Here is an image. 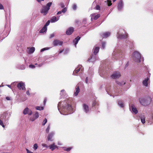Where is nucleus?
Wrapping results in <instances>:
<instances>
[{"label":"nucleus","instance_id":"1","mask_svg":"<svg viewBox=\"0 0 153 153\" xmlns=\"http://www.w3.org/2000/svg\"><path fill=\"white\" fill-rule=\"evenodd\" d=\"M58 109L61 114L67 115L73 113V108L67 102H60L58 105Z\"/></svg>","mask_w":153,"mask_h":153},{"label":"nucleus","instance_id":"2","mask_svg":"<svg viewBox=\"0 0 153 153\" xmlns=\"http://www.w3.org/2000/svg\"><path fill=\"white\" fill-rule=\"evenodd\" d=\"M52 4L51 2H49L47 4L46 6L43 7L41 10V13L44 16L46 15L50 9Z\"/></svg>","mask_w":153,"mask_h":153},{"label":"nucleus","instance_id":"3","mask_svg":"<svg viewBox=\"0 0 153 153\" xmlns=\"http://www.w3.org/2000/svg\"><path fill=\"white\" fill-rule=\"evenodd\" d=\"M139 101L141 104L144 106H146L150 104L151 99L149 97L140 98Z\"/></svg>","mask_w":153,"mask_h":153},{"label":"nucleus","instance_id":"4","mask_svg":"<svg viewBox=\"0 0 153 153\" xmlns=\"http://www.w3.org/2000/svg\"><path fill=\"white\" fill-rule=\"evenodd\" d=\"M133 59L136 62H140L141 59L140 54L137 51H134L133 54Z\"/></svg>","mask_w":153,"mask_h":153},{"label":"nucleus","instance_id":"5","mask_svg":"<svg viewBox=\"0 0 153 153\" xmlns=\"http://www.w3.org/2000/svg\"><path fill=\"white\" fill-rule=\"evenodd\" d=\"M112 54V59L113 60H114L116 57L120 58L124 56L125 55V52H121V51L118 52L116 51H114Z\"/></svg>","mask_w":153,"mask_h":153},{"label":"nucleus","instance_id":"6","mask_svg":"<svg viewBox=\"0 0 153 153\" xmlns=\"http://www.w3.org/2000/svg\"><path fill=\"white\" fill-rule=\"evenodd\" d=\"M82 110L84 112L87 114L90 113V109L88 105L85 103H83L82 105Z\"/></svg>","mask_w":153,"mask_h":153},{"label":"nucleus","instance_id":"7","mask_svg":"<svg viewBox=\"0 0 153 153\" xmlns=\"http://www.w3.org/2000/svg\"><path fill=\"white\" fill-rule=\"evenodd\" d=\"M10 114L6 112L4 113L0 116V119H2L3 120H8L9 118Z\"/></svg>","mask_w":153,"mask_h":153},{"label":"nucleus","instance_id":"8","mask_svg":"<svg viewBox=\"0 0 153 153\" xmlns=\"http://www.w3.org/2000/svg\"><path fill=\"white\" fill-rule=\"evenodd\" d=\"M83 70V68L82 65H79L75 70L74 71L73 74L74 75H76V74H77L79 71L82 73Z\"/></svg>","mask_w":153,"mask_h":153},{"label":"nucleus","instance_id":"9","mask_svg":"<svg viewBox=\"0 0 153 153\" xmlns=\"http://www.w3.org/2000/svg\"><path fill=\"white\" fill-rule=\"evenodd\" d=\"M63 43L62 41L56 39L54 40L53 42V44L54 46H57L58 45L61 46Z\"/></svg>","mask_w":153,"mask_h":153},{"label":"nucleus","instance_id":"10","mask_svg":"<svg viewBox=\"0 0 153 153\" xmlns=\"http://www.w3.org/2000/svg\"><path fill=\"white\" fill-rule=\"evenodd\" d=\"M124 4L122 0H120L117 6L118 10L119 11H121L123 9Z\"/></svg>","mask_w":153,"mask_h":153},{"label":"nucleus","instance_id":"11","mask_svg":"<svg viewBox=\"0 0 153 153\" xmlns=\"http://www.w3.org/2000/svg\"><path fill=\"white\" fill-rule=\"evenodd\" d=\"M121 74L120 72L116 71L112 74L111 77L113 79H115L119 78Z\"/></svg>","mask_w":153,"mask_h":153},{"label":"nucleus","instance_id":"12","mask_svg":"<svg viewBox=\"0 0 153 153\" xmlns=\"http://www.w3.org/2000/svg\"><path fill=\"white\" fill-rule=\"evenodd\" d=\"M17 88L20 90H24L25 88V85L22 82H21L18 83L17 85Z\"/></svg>","mask_w":153,"mask_h":153},{"label":"nucleus","instance_id":"13","mask_svg":"<svg viewBox=\"0 0 153 153\" xmlns=\"http://www.w3.org/2000/svg\"><path fill=\"white\" fill-rule=\"evenodd\" d=\"M23 114H28L29 115H30L32 114V111L29 109L28 108H25L23 111Z\"/></svg>","mask_w":153,"mask_h":153},{"label":"nucleus","instance_id":"14","mask_svg":"<svg viewBox=\"0 0 153 153\" xmlns=\"http://www.w3.org/2000/svg\"><path fill=\"white\" fill-rule=\"evenodd\" d=\"M91 20L93 21V20H96L100 17V14H97L96 15L95 13L92 14L91 15Z\"/></svg>","mask_w":153,"mask_h":153},{"label":"nucleus","instance_id":"15","mask_svg":"<svg viewBox=\"0 0 153 153\" xmlns=\"http://www.w3.org/2000/svg\"><path fill=\"white\" fill-rule=\"evenodd\" d=\"M96 57V55L92 54V55L88 59L87 61L92 62H94L96 61V59H97Z\"/></svg>","mask_w":153,"mask_h":153},{"label":"nucleus","instance_id":"16","mask_svg":"<svg viewBox=\"0 0 153 153\" xmlns=\"http://www.w3.org/2000/svg\"><path fill=\"white\" fill-rule=\"evenodd\" d=\"M130 110H131L132 112L135 114H137L138 112L137 108L133 105H131V106L130 105Z\"/></svg>","mask_w":153,"mask_h":153},{"label":"nucleus","instance_id":"17","mask_svg":"<svg viewBox=\"0 0 153 153\" xmlns=\"http://www.w3.org/2000/svg\"><path fill=\"white\" fill-rule=\"evenodd\" d=\"M74 31V28L73 27L69 28L66 31V33L68 35H71Z\"/></svg>","mask_w":153,"mask_h":153},{"label":"nucleus","instance_id":"18","mask_svg":"<svg viewBox=\"0 0 153 153\" xmlns=\"http://www.w3.org/2000/svg\"><path fill=\"white\" fill-rule=\"evenodd\" d=\"M100 47L98 46H95L94 47L93 49V52L94 54L96 55L99 51Z\"/></svg>","mask_w":153,"mask_h":153},{"label":"nucleus","instance_id":"19","mask_svg":"<svg viewBox=\"0 0 153 153\" xmlns=\"http://www.w3.org/2000/svg\"><path fill=\"white\" fill-rule=\"evenodd\" d=\"M54 134V132H52L50 133L48 136L47 139L48 141H52L53 140V139L52 138Z\"/></svg>","mask_w":153,"mask_h":153},{"label":"nucleus","instance_id":"20","mask_svg":"<svg viewBox=\"0 0 153 153\" xmlns=\"http://www.w3.org/2000/svg\"><path fill=\"white\" fill-rule=\"evenodd\" d=\"M117 37L119 39H125L127 37V35L126 34L125 35H123L118 33L117 34Z\"/></svg>","mask_w":153,"mask_h":153},{"label":"nucleus","instance_id":"21","mask_svg":"<svg viewBox=\"0 0 153 153\" xmlns=\"http://www.w3.org/2000/svg\"><path fill=\"white\" fill-rule=\"evenodd\" d=\"M111 34L109 32H106L103 33L101 34V36L103 38H107Z\"/></svg>","mask_w":153,"mask_h":153},{"label":"nucleus","instance_id":"22","mask_svg":"<svg viewBox=\"0 0 153 153\" xmlns=\"http://www.w3.org/2000/svg\"><path fill=\"white\" fill-rule=\"evenodd\" d=\"M149 78V77L145 78L143 81L142 83L143 85L146 87L148 86V81Z\"/></svg>","mask_w":153,"mask_h":153},{"label":"nucleus","instance_id":"23","mask_svg":"<svg viewBox=\"0 0 153 153\" xmlns=\"http://www.w3.org/2000/svg\"><path fill=\"white\" fill-rule=\"evenodd\" d=\"M60 95L61 98H65L67 97L66 92L65 90L63 89L61 91L60 93Z\"/></svg>","mask_w":153,"mask_h":153},{"label":"nucleus","instance_id":"24","mask_svg":"<svg viewBox=\"0 0 153 153\" xmlns=\"http://www.w3.org/2000/svg\"><path fill=\"white\" fill-rule=\"evenodd\" d=\"M80 37L79 36H77L73 40L74 43V45L75 47H76V45L78 43V41L80 39Z\"/></svg>","mask_w":153,"mask_h":153},{"label":"nucleus","instance_id":"25","mask_svg":"<svg viewBox=\"0 0 153 153\" xmlns=\"http://www.w3.org/2000/svg\"><path fill=\"white\" fill-rule=\"evenodd\" d=\"M80 89L79 86L78 85L76 86L75 90V92L74 93L75 96H76L78 94V93L79 92Z\"/></svg>","mask_w":153,"mask_h":153},{"label":"nucleus","instance_id":"26","mask_svg":"<svg viewBox=\"0 0 153 153\" xmlns=\"http://www.w3.org/2000/svg\"><path fill=\"white\" fill-rule=\"evenodd\" d=\"M49 147L52 151H53L57 148V146L55 145V143H53V144L50 145Z\"/></svg>","mask_w":153,"mask_h":153},{"label":"nucleus","instance_id":"27","mask_svg":"<svg viewBox=\"0 0 153 153\" xmlns=\"http://www.w3.org/2000/svg\"><path fill=\"white\" fill-rule=\"evenodd\" d=\"M57 21V18L55 16L52 17L50 20V22L51 23L55 22Z\"/></svg>","mask_w":153,"mask_h":153},{"label":"nucleus","instance_id":"28","mask_svg":"<svg viewBox=\"0 0 153 153\" xmlns=\"http://www.w3.org/2000/svg\"><path fill=\"white\" fill-rule=\"evenodd\" d=\"M140 119L141 122L143 124H144L145 123V117L144 115L141 116V117H140Z\"/></svg>","mask_w":153,"mask_h":153},{"label":"nucleus","instance_id":"29","mask_svg":"<svg viewBox=\"0 0 153 153\" xmlns=\"http://www.w3.org/2000/svg\"><path fill=\"white\" fill-rule=\"evenodd\" d=\"M47 30V27H46L44 26L40 30L39 32L40 33H43L46 32Z\"/></svg>","mask_w":153,"mask_h":153},{"label":"nucleus","instance_id":"30","mask_svg":"<svg viewBox=\"0 0 153 153\" xmlns=\"http://www.w3.org/2000/svg\"><path fill=\"white\" fill-rule=\"evenodd\" d=\"M35 50V48L34 47H32L30 48L29 50V53H33Z\"/></svg>","mask_w":153,"mask_h":153},{"label":"nucleus","instance_id":"31","mask_svg":"<svg viewBox=\"0 0 153 153\" xmlns=\"http://www.w3.org/2000/svg\"><path fill=\"white\" fill-rule=\"evenodd\" d=\"M118 104L119 105L121 108L124 107V104L123 101L121 100H119L118 101Z\"/></svg>","mask_w":153,"mask_h":153},{"label":"nucleus","instance_id":"32","mask_svg":"<svg viewBox=\"0 0 153 153\" xmlns=\"http://www.w3.org/2000/svg\"><path fill=\"white\" fill-rule=\"evenodd\" d=\"M36 110L41 111L44 109V107L42 106H36L35 107Z\"/></svg>","mask_w":153,"mask_h":153},{"label":"nucleus","instance_id":"33","mask_svg":"<svg viewBox=\"0 0 153 153\" xmlns=\"http://www.w3.org/2000/svg\"><path fill=\"white\" fill-rule=\"evenodd\" d=\"M116 83L118 85H124L126 83L125 82H121L118 81H117Z\"/></svg>","mask_w":153,"mask_h":153},{"label":"nucleus","instance_id":"34","mask_svg":"<svg viewBox=\"0 0 153 153\" xmlns=\"http://www.w3.org/2000/svg\"><path fill=\"white\" fill-rule=\"evenodd\" d=\"M72 148V147H68L67 148H66L65 147H63L64 150L67 152L69 151Z\"/></svg>","mask_w":153,"mask_h":153},{"label":"nucleus","instance_id":"35","mask_svg":"<svg viewBox=\"0 0 153 153\" xmlns=\"http://www.w3.org/2000/svg\"><path fill=\"white\" fill-rule=\"evenodd\" d=\"M50 124H49L48 125V126L46 130V133H48L50 129Z\"/></svg>","mask_w":153,"mask_h":153},{"label":"nucleus","instance_id":"36","mask_svg":"<svg viewBox=\"0 0 153 153\" xmlns=\"http://www.w3.org/2000/svg\"><path fill=\"white\" fill-rule=\"evenodd\" d=\"M50 48H51L50 47H47L43 48L41 50V52H42L48 50L50 49Z\"/></svg>","mask_w":153,"mask_h":153},{"label":"nucleus","instance_id":"37","mask_svg":"<svg viewBox=\"0 0 153 153\" xmlns=\"http://www.w3.org/2000/svg\"><path fill=\"white\" fill-rule=\"evenodd\" d=\"M19 68L21 70H24L25 68V66L24 65H22L19 67Z\"/></svg>","mask_w":153,"mask_h":153},{"label":"nucleus","instance_id":"38","mask_svg":"<svg viewBox=\"0 0 153 153\" xmlns=\"http://www.w3.org/2000/svg\"><path fill=\"white\" fill-rule=\"evenodd\" d=\"M106 42H103L102 43V48L104 49L105 48V46L106 45Z\"/></svg>","mask_w":153,"mask_h":153},{"label":"nucleus","instance_id":"39","mask_svg":"<svg viewBox=\"0 0 153 153\" xmlns=\"http://www.w3.org/2000/svg\"><path fill=\"white\" fill-rule=\"evenodd\" d=\"M38 148V145L37 143H35L33 145V149L34 150H36Z\"/></svg>","mask_w":153,"mask_h":153},{"label":"nucleus","instance_id":"40","mask_svg":"<svg viewBox=\"0 0 153 153\" xmlns=\"http://www.w3.org/2000/svg\"><path fill=\"white\" fill-rule=\"evenodd\" d=\"M34 116L35 117V119H37L39 117V114L37 112H36L34 115Z\"/></svg>","mask_w":153,"mask_h":153},{"label":"nucleus","instance_id":"41","mask_svg":"<svg viewBox=\"0 0 153 153\" xmlns=\"http://www.w3.org/2000/svg\"><path fill=\"white\" fill-rule=\"evenodd\" d=\"M47 120L46 118H45L43 122L42 123V126H44L46 123H47Z\"/></svg>","mask_w":153,"mask_h":153},{"label":"nucleus","instance_id":"42","mask_svg":"<svg viewBox=\"0 0 153 153\" xmlns=\"http://www.w3.org/2000/svg\"><path fill=\"white\" fill-rule=\"evenodd\" d=\"M50 23V21L49 20H48L46 23L45 24V25L44 26L46 27H47L49 25Z\"/></svg>","mask_w":153,"mask_h":153},{"label":"nucleus","instance_id":"43","mask_svg":"<svg viewBox=\"0 0 153 153\" xmlns=\"http://www.w3.org/2000/svg\"><path fill=\"white\" fill-rule=\"evenodd\" d=\"M107 1L108 2V6H110L112 5V3H111V0H107Z\"/></svg>","mask_w":153,"mask_h":153},{"label":"nucleus","instance_id":"44","mask_svg":"<svg viewBox=\"0 0 153 153\" xmlns=\"http://www.w3.org/2000/svg\"><path fill=\"white\" fill-rule=\"evenodd\" d=\"M67 11V8L66 7L64 8L62 10V12L63 13H65Z\"/></svg>","mask_w":153,"mask_h":153},{"label":"nucleus","instance_id":"45","mask_svg":"<svg viewBox=\"0 0 153 153\" xmlns=\"http://www.w3.org/2000/svg\"><path fill=\"white\" fill-rule=\"evenodd\" d=\"M87 20V19L86 18L84 19L82 21L83 24H86Z\"/></svg>","mask_w":153,"mask_h":153},{"label":"nucleus","instance_id":"46","mask_svg":"<svg viewBox=\"0 0 153 153\" xmlns=\"http://www.w3.org/2000/svg\"><path fill=\"white\" fill-rule=\"evenodd\" d=\"M59 5L62 8H63L65 7L64 4L62 2H61L59 4Z\"/></svg>","mask_w":153,"mask_h":153},{"label":"nucleus","instance_id":"47","mask_svg":"<svg viewBox=\"0 0 153 153\" xmlns=\"http://www.w3.org/2000/svg\"><path fill=\"white\" fill-rule=\"evenodd\" d=\"M54 36H55L54 33H53L50 35L49 38L50 39H51L52 38H53V37H54Z\"/></svg>","mask_w":153,"mask_h":153},{"label":"nucleus","instance_id":"48","mask_svg":"<svg viewBox=\"0 0 153 153\" xmlns=\"http://www.w3.org/2000/svg\"><path fill=\"white\" fill-rule=\"evenodd\" d=\"M100 7L98 5H97L95 7V9L97 10H100Z\"/></svg>","mask_w":153,"mask_h":153},{"label":"nucleus","instance_id":"49","mask_svg":"<svg viewBox=\"0 0 153 153\" xmlns=\"http://www.w3.org/2000/svg\"><path fill=\"white\" fill-rule=\"evenodd\" d=\"M29 67L30 68H35V66L31 64L30 65H29Z\"/></svg>","mask_w":153,"mask_h":153},{"label":"nucleus","instance_id":"50","mask_svg":"<svg viewBox=\"0 0 153 153\" xmlns=\"http://www.w3.org/2000/svg\"><path fill=\"white\" fill-rule=\"evenodd\" d=\"M42 146L43 147H45L46 148H48L49 147L47 146V145L45 144H42Z\"/></svg>","mask_w":153,"mask_h":153},{"label":"nucleus","instance_id":"51","mask_svg":"<svg viewBox=\"0 0 153 153\" xmlns=\"http://www.w3.org/2000/svg\"><path fill=\"white\" fill-rule=\"evenodd\" d=\"M73 8L74 10H76V5L75 4L73 5Z\"/></svg>","mask_w":153,"mask_h":153},{"label":"nucleus","instance_id":"52","mask_svg":"<svg viewBox=\"0 0 153 153\" xmlns=\"http://www.w3.org/2000/svg\"><path fill=\"white\" fill-rule=\"evenodd\" d=\"M36 119L34 118V117H31L30 118V120L32 121H34Z\"/></svg>","mask_w":153,"mask_h":153},{"label":"nucleus","instance_id":"53","mask_svg":"<svg viewBox=\"0 0 153 153\" xmlns=\"http://www.w3.org/2000/svg\"><path fill=\"white\" fill-rule=\"evenodd\" d=\"M26 150L27 151V153H33V152H31L30 151H29L28 149H26Z\"/></svg>","mask_w":153,"mask_h":153},{"label":"nucleus","instance_id":"54","mask_svg":"<svg viewBox=\"0 0 153 153\" xmlns=\"http://www.w3.org/2000/svg\"><path fill=\"white\" fill-rule=\"evenodd\" d=\"M4 9V7L0 3V9L2 10Z\"/></svg>","mask_w":153,"mask_h":153},{"label":"nucleus","instance_id":"55","mask_svg":"<svg viewBox=\"0 0 153 153\" xmlns=\"http://www.w3.org/2000/svg\"><path fill=\"white\" fill-rule=\"evenodd\" d=\"M6 99L7 100H11V98L9 97H6Z\"/></svg>","mask_w":153,"mask_h":153},{"label":"nucleus","instance_id":"56","mask_svg":"<svg viewBox=\"0 0 153 153\" xmlns=\"http://www.w3.org/2000/svg\"><path fill=\"white\" fill-rule=\"evenodd\" d=\"M43 64V63H40V64H39V65H38V66L39 67H41Z\"/></svg>","mask_w":153,"mask_h":153},{"label":"nucleus","instance_id":"57","mask_svg":"<svg viewBox=\"0 0 153 153\" xmlns=\"http://www.w3.org/2000/svg\"><path fill=\"white\" fill-rule=\"evenodd\" d=\"M26 94L27 95H29L30 94L28 90L26 92Z\"/></svg>","mask_w":153,"mask_h":153},{"label":"nucleus","instance_id":"58","mask_svg":"<svg viewBox=\"0 0 153 153\" xmlns=\"http://www.w3.org/2000/svg\"><path fill=\"white\" fill-rule=\"evenodd\" d=\"M88 77H87L86 78V79H85V82H86V83H88Z\"/></svg>","mask_w":153,"mask_h":153},{"label":"nucleus","instance_id":"59","mask_svg":"<svg viewBox=\"0 0 153 153\" xmlns=\"http://www.w3.org/2000/svg\"><path fill=\"white\" fill-rule=\"evenodd\" d=\"M96 102L95 101H94L93 102V105H92V106H94L96 104Z\"/></svg>","mask_w":153,"mask_h":153},{"label":"nucleus","instance_id":"60","mask_svg":"<svg viewBox=\"0 0 153 153\" xmlns=\"http://www.w3.org/2000/svg\"><path fill=\"white\" fill-rule=\"evenodd\" d=\"M62 11H59L57 13V15H59L61 14L62 13Z\"/></svg>","mask_w":153,"mask_h":153},{"label":"nucleus","instance_id":"61","mask_svg":"<svg viewBox=\"0 0 153 153\" xmlns=\"http://www.w3.org/2000/svg\"><path fill=\"white\" fill-rule=\"evenodd\" d=\"M76 23H78L79 22V21L78 20H76Z\"/></svg>","mask_w":153,"mask_h":153},{"label":"nucleus","instance_id":"62","mask_svg":"<svg viewBox=\"0 0 153 153\" xmlns=\"http://www.w3.org/2000/svg\"><path fill=\"white\" fill-rule=\"evenodd\" d=\"M99 72L100 73V76H101V71H100V69H99Z\"/></svg>","mask_w":153,"mask_h":153},{"label":"nucleus","instance_id":"63","mask_svg":"<svg viewBox=\"0 0 153 153\" xmlns=\"http://www.w3.org/2000/svg\"><path fill=\"white\" fill-rule=\"evenodd\" d=\"M59 17H60V16H59L57 18V21L59 19Z\"/></svg>","mask_w":153,"mask_h":153},{"label":"nucleus","instance_id":"64","mask_svg":"<svg viewBox=\"0 0 153 153\" xmlns=\"http://www.w3.org/2000/svg\"><path fill=\"white\" fill-rule=\"evenodd\" d=\"M7 85L9 88H11V86L10 85Z\"/></svg>","mask_w":153,"mask_h":153}]
</instances>
